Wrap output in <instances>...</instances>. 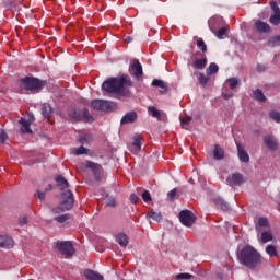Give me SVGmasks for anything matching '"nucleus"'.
Instances as JSON below:
<instances>
[{"instance_id":"f257e3e1","label":"nucleus","mask_w":280,"mask_h":280,"mask_svg":"<svg viewBox=\"0 0 280 280\" xmlns=\"http://www.w3.org/2000/svg\"><path fill=\"white\" fill-rule=\"evenodd\" d=\"M237 259L242 266H245L249 270H255V268L261 266V254L249 245L243 247L237 253Z\"/></svg>"},{"instance_id":"f03ea898","label":"nucleus","mask_w":280,"mask_h":280,"mask_svg":"<svg viewBox=\"0 0 280 280\" xmlns=\"http://www.w3.org/2000/svg\"><path fill=\"white\" fill-rule=\"evenodd\" d=\"M130 86H132V81L128 77L112 78L102 84V89L106 93H118L119 95H128Z\"/></svg>"},{"instance_id":"7ed1b4c3","label":"nucleus","mask_w":280,"mask_h":280,"mask_svg":"<svg viewBox=\"0 0 280 280\" xmlns=\"http://www.w3.org/2000/svg\"><path fill=\"white\" fill-rule=\"evenodd\" d=\"M46 81H40L34 77H25L21 79V88L25 91H31L32 93H38L44 89Z\"/></svg>"},{"instance_id":"20e7f679","label":"nucleus","mask_w":280,"mask_h":280,"mask_svg":"<svg viewBox=\"0 0 280 280\" xmlns=\"http://www.w3.org/2000/svg\"><path fill=\"white\" fill-rule=\"evenodd\" d=\"M73 207V192L70 190L65 191L61 195V207L52 209V213H62V211H69Z\"/></svg>"},{"instance_id":"39448f33","label":"nucleus","mask_w":280,"mask_h":280,"mask_svg":"<svg viewBox=\"0 0 280 280\" xmlns=\"http://www.w3.org/2000/svg\"><path fill=\"white\" fill-rule=\"evenodd\" d=\"M57 248L67 259H69L72 255H75V248L73 247V243L71 241L57 242Z\"/></svg>"},{"instance_id":"423d86ee","label":"nucleus","mask_w":280,"mask_h":280,"mask_svg":"<svg viewBox=\"0 0 280 280\" xmlns=\"http://www.w3.org/2000/svg\"><path fill=\"white\" fill-rule=\"evenodd\" d=\"M179 221L184 226H191L196 222V214L189 210L179 212Z\"/></svg>"},{"instance_id":"0eeeda50","label":"nucleus","mask_w":280,"mask_h":280,"mask_svg":"<svg viewBox=\"0 0 280 280\" xmlns=\"http://www.w3.org/2000/svg\"><path fill=\"white\" fill-rule=\"evenodd\" d=\"M129 72L133 78H137V80H141V77L143 75V67L141 66V62H139V60H133L129 67Z\"/></svg>"},{"instance_id":"6e6552de","label":"nucleus","mask_w":280,"mask_h":280,"mask_svg":"<svg viewBox=\"0 0 280 280\" xmlns=\"http://www.w3.org/2000/svg\"><path fill=\"white\" fill-rule=\"evenodd\" d=\"M85 167H88L93 172L96 180H100V178H102V174L104 172V168H102V165L88 161L85 162Z\"/></svg>"},{"instance_id":"1a4fd4ad","label":"nucleus","mask_w":280,"mask_h":280,"mask_svg":"<svg viewBox=\"0 0 280 280\" xmlns=\"http://www.w3.org/2000/svg\"><path fill=\"white\" fill-rule=\"evenodd\" d=\"M270 7L273 11V14L270 16L269 23H271V25H280L279 4L277 2H270Z\"/></svg>"},{"instance_id":"9d476101","label":"nucleus","mask_w":280,"mask_h":280,"mask_svg":"<svg viewBox=\"0 0 280 280\" xmlns=\"http://www.w3.org/2000/svg\"><path fill=\"white\" fill-rule=\"evenodd\" d=\"M264 143L265 145H267V148H269V150H272V151L279 150V141L272 135L265 136Z\"/></svg>"},{"instance_id":"9b49d317","label":"nucleus","mask_w":280,"mask_h":280,"mask_svg":"<svg viewBox=\"0 0 280 280\" xmlns=\"http://www.w3.org/2000/svg\"><path fill=\"white\" fill-rule=\"evenodd\" d=\"M236 148L240 161L242 163H249L250 156L248 155V152H246V149H244V147L240 142H236Z\"/></svg>"},{"instance_id":"f8f14e48","label":"nucleus","mask_w":280,"mask_h":280,"mask_svg":"<svg viewBox=\"0 0 280 280\" xmlns=\"http://www.w3.org/2000/svg\"><path fill=\"white\" fill-rule=\"evenodd\" d=\"M32 121H34V117H32L30 120L25 118H21L19 120V124L21 125V132L23 135H32V129L30 128V126H32Z\"/></svg>"},{"instance_id":"ddd939ff","label":"nucleus","mask_w":280,"mask_h":280,"mask_svg":"<svg viewBox=\"0 0 280 280\" xmlns=\"http://www.w3.org/2000/svg\"><path fill=\"white\" fill-rule=\"evenodd\" d=\"M228 185H242L244 183V176L240 173H234L226 179Z\"/></svg>"},{"instance_id":"4468645a","label":"nucleus","mask_w":280,"mask_h":280,"mask_svg":"<svg viewBox=\"0 0 280 280\" xmlns=\"http://www.w3.org/2000/svg\"><path fill=\"white\" fill-rule=\"evenodd\" d=\"M0 248H14V241L10 236L0 235Z\"/></svg>"},{"instance_id":"2eb2a0df","label":"nucleus","mask_w":280,"mask_h":280,"mask_svg":"<svg viewBox=\"0 0 280 280\" xmlns=\"http://www.w3.org/2000/svg\"><path fill=\"white\" fill-rule=\"evenodd\" d=\"M257 32L260 34H268L270 32V25L264 21H256L255 23Z\"/></svg>"},{"instance_id":"dca6fc26","label":"nucleus","mask_w":280,"mask_h":280,"mask_svg":"<svg viewBox=\"0 0 280 280\" xmlns=\"http://www.w3.org/2000/svg\"><path fill=\"white\" fill-rule=\"evenodd\" d=\"M135 121H137V114L135 112H129L124 115V117L120 120V124H135Z\"/></svg>"},{"instance_id":"f3484780","label":"nucleus","mask_w":280,"mask_h":280,"mask_svg":"<svg viewBox=\"0 0 280 280\" xmlns=\"http://www.w3.org/2000/svg\"><path fill=\"white\" fill-rule=\"evenodd\" d=\"M117 108V105L110 101H102L101 103V110L103 113H110V110H115Z\"/></svg>"},{"instance_id":"a211bd4d","label":"nucleus","mask_w":280,"mask_h":280,"mask_svg":"<svg viewBox=\"0 0 280 280\" xmlns=\"http://www.w3.org/2000/svg\"><path fill=\"white\" fill-rule=\"evenodd\" d=\"M84 277L88 280H104V276L100 275L98 272L91 270V269H86L84 271Z\"/></svg>"},{"instance_id":"6ab92c4d","label":"nucleus","mask_w":280,"mask_h":280,"mask_svg":"<svg viewBox=\"0 0 280 280\" xmlns=\"http://www.w3.org/2000/svg\"><path fill=\"white\" fill-rule=\"evenodd\" d=\"M131 152L137 154L138 152H141V137L135 136L133 142L130 147Z\"/></svg>"},{"instance_id":"aec40b11","label":"nucleus","mask_w":280,"mask_h":280,"mask_svg":"<svg viewBox=\"0 0 280 280\" xmlns=\"http://www.w3.org/2000/svg\"><path fill=\"white\" fill-rule=\"evenodd\" d=\"M268 226H270L268 219L260 217L256 223V231H264V229H268Z\"/></svg>"},{"instance_id":"412c9836","label":"nucleus","mask_w":280,"mask_h":280,"mask_svg":"<svg viewBox=\"0 0 280 280\" xmlns=\"http://www.w3.org/2000/svg\"><path fill=\"white\" fill-rule=\"evenodd\" d=\"M116 242L119 244V246L126 248L128 246V236L124 233H120L116 236Z\"/></svg>"},{"instance_id":"4be33fe9","label":"nucleus","mask_w":280,"mask_h":280,"mask_svg":"<svg viewBox=\"0 0 280 280\" xmlns=\"http://www.w3.org/2000/svg\"><path fill=\"white\" fill-rule=\"evenodd\" d=\"M58 187H60V189H67V187H69V182L67 180V178L62 177V176H57L55 178Z\"/></svg>"},{"instance_id":"5701e85b","label":"nucleus","mask_w":280,"mask_h":280,"mask_svg":"<svg viewBox=\"0 0 280 280\" xmlns=\"http://www.w3.org/2000/svg\"><path fill=\"white\" fill-rule=\"evenodd\" d=\"M152 86H158L162 89L161 93H167V84L163 82V80L155 79L152 81Z\"/></svg>"},{"instance_id":"b1692460","label":"nucleus","mask_w":280,"mask_h":280,"mask_svg":"<svg viewBox=\"0 0 280 280\" xmlns=\"http://www.w3.org/2000/svg\"><path fill=\"white\" fill-rule=\"evenodd\" d=\"M51 113H54V110L51 109V105L50 104H44L43 107H42V115L46 119H49V117H51Z\"/></svg>"},{"instance_id":"393cba45","label":"nucleus","mask_w":280,"mask_h":280,"mask_svg":"<svg viewBox=\"0 0 280 280\" xmlns=\"http://www.w3.org/2000/svg\"><path fill=\"white\" fill-rule=\"evenodd\" d=\"M213 156L217 159V161H221V159H224V150L220 145H214Z\"/></svg>"},{"instance_id":"a878e982","label":"nucleus","mask_w":280,"mask_h":280,"mask_svg":"<svg viewBox=\"0 0 280 280\" xmlns=\"http://www.w3.org/2000/svg\"><path fill=\"white\" fill-rule=\"evenodd\" d=\"M253 97L254 100H257V102H266V95H264V92L259 89L254 90Z\"/></svg>"},{"instance_id":"bb28decb","label":"nucleus","mask_w":280,"mask_h":280,"mask_svg":"<svg viewBox=\"0 0 280 280\" xmlns=\"http://www.w3.org/2000/svg\"><path fill=\"white\" fill-rule=\"evenodd\" d=\"M214 203L219 209H222V211H229V203L224 201L222 198H217L214 200Z\"/></svg>"},{"instance_id":"cd10ccee","label":"nucleus","mask_w":280,"mask_h":280,"mask_svg":"<svg viewBox=\"0 0 280 280\" xmlns=\"http://www.w3.org/2000/svg\"><path fill=\"white\" fill-rule=\"evenodd\" d=\"M275 236H272V232L265 231L261 233V242L262 244H268V242H272Z\"/></svg>"},{"instance_id":"c85d7f7f","label":"nucleus","mask_w":280,"mask_h":280,"mask_svg":"<svg viewBox=\"0 0 280 280\" xmlns=\"http://www.w3.org/2000/svg\"><path fill=\"white\" fill-rule=\"evenodd\" d=\"M147 218H151L155 222H161L163 220V215H161V212L151 211L147 214Z\"/></svg>"},{"instance_id":"c756f323","label":"nucleus","mask_w":280,"mask_h":280,"mask_svg":"<svg viewBox=\"0 0 280 280\" xmlns=\"http://www.w3.org/2000/svg\"><path fill=\"white\" fill-rule=\"evenodd\" d=\"M266 253L269 257H277V246L275 245H267Z\"/></svg>"},{"instance_id":"7c9ffc66","label":"nucleus","mask_w":280,"mask_h":280,"mask_svg":"<svg viewBox=\"0 0 280 280\" xmlns=\"http://www.w3.org/2000/svg\"><path fill=\"white\" fill-rule=\"evenodd\" d=\"M150 115H152V117H155V119H161V112H159V109H156V107L154 106H150L148 108Z\"/></svg>"},{"instance_id":"2f4dec72","label":"nucleus","mask_w":280,"mask_h":280,"mask_svg":"<svg viewBox=\"0 0 280 280\" xmlns=\"http://www.w3.org/2000/svg\"><path fill=\"white\" fill-rule=\"evenodd\" d=\"M195 69H205L207 67V59H198L194 62Z\"/></svg>"},{"instance_id":"473e14b6","label":"nucleus","mask_w":280,"mask_h":280,"mask_svg":"<svg viewBox=\"0 0 280 280\" xmlns=\"http://www.w3.org/2000/svg\"><path fill=\"white\" fill-rule=\"evenodd\" d=\"M219 68L215 63H210L209 68L206 70L207 75H213V73H218Z\"/></svg>"},{"instance_id":"72a5a7b5","label":"nucleus","mask_w":280,"mask_h":280,"mask_svg":"<svg viewBox=\"0 0 280 280\" xmlns=\"http://www.w3.org/2000/svg\"><path fill=\"white\" fill-rule=\"evenodd\" d=\"M269 47H279L280 46V36H275L268 42Z\"/></svg>"},{"instance_id":"f704fd0d","label":"nucleus","mask_w":280,"mask_h":280,"mask_svg":"<svg viewBox=\"0 0 280 280\" xmlns=\"http://www.w3.org/2000/svg\"><path fill=\"white\" fill-rule=\"evenodd\" d=\"M269 117H270V119H273V121H276V124H280V112L271 110V112H269Z\"/></svg>"},{"instance_id":"c9c22d12","label":"nucleus","mask_w":280,"mask_h":280,"mask_svg":"<svg viewBox=\"0 0 280 280\" xmlns=\"http://www.w3.org/2000/svg\"><path fill=\"white\" fill-rule=\"evenodd\" d=\"M226 84L230 86V89H235V86L240 84V80L237 78H230L226 80Z\"/></svg>"},{"instance_id":"e433bc0d","label":"nucleus","mask_w":280,"mask_h":280,"mask_svg":"<svg viewBox=\"0 0 280 280\" xmlns=\"http://www.w3.org/2000/svg\"><path fill=\"white\" fill-rule=\"evenodd\" d=\"M105 205L106 207H117V199L114 197H106Z\"/></svg>"},{"instance_id":"4c0bfd02","label":"nucleus","mask_w":280,"mask_h":280,"mask_svg":"<svg viewBox=\"0 0 280 280\" xmlns=\"http://www.w3.org/2000/svg\"><path fill=\"white\" fill-rule=\"evenodd\" d=\"M190 122H191V117H189V116L180 118L182 128H184L186 130Z\"/></svg>"},{"instance_id":"58836bf2","label":"nucleus","mask_w":280,"mask_h":280,"mask_svg":"<svg viewBox=\"0 0 280 280\" xmlns=\"http://www.w3.org/2000/svg\"><path fill=\"white\" fill-rule=\"evenodd\" d=\"M175 279L177 280H189V279H194V276L190 273H178L175 276Z\"/></svg>"},{"instance_id":"ea45409f","label":"nucleus","mask_w":280,"mask_h":280,"mask_svg":"<svg viewBox=\"0 0 280 280\" xmlns=\"http://www.w3.org/2000/svg\"><path fill=\"white\" fill-rule=\"evenodd\" d=\"M102 101L103 100H95L92 102V108H94V110H102Z\"/></svg>"},{"instance_id":"a19ab883","label":"nucleus","mask_w":280,"mask_h":280,"mask_svg":"<svg viewBox=\"0 0 280 280\" xmlns=\"http://www.w3.org/2000/svg\"><path fill=\"white\" fill-rule=\"evenodd\" d=\"M197 47L201 48V51H207V44H205V40L202 38L197 39Z\"/></svg>"},{"instance_id":"79ce46f5","label":"nucleus","mask_w":280,"mask_h":280,"mask_svg":"<svg viewBox=\"0 0 280 280\" xmlns=\"http://www.w3.org/2000/svg\"><path fill=\"white\" fill-rule=\"evenodd\" d=\"M198 81L202 86H206L207 83L209 82V78H207L203 73H201L199 74Z\"/></svg>"},{"instance_id":"37998d69","label":"nucleus","mask_w":280,"mask_h":280,"mask_svg":"<svg viewBox=\"0 0 280 280\" xmlns=\"http://www.w3.org/2000/svg\"><path fill=\"white\" fill-rule=\"evenodd\" d=\"M69 214H62V215H59V217H56L55 220L56 222H59L60 224L67 222V220H69Z\"/></svg>"},{"instance_id":"c03bdc74","label":"nucleus","mask_w":280,"mask_h":280,"mask_svg":"<svg viewBox=\"0 0 280 280\" xmlns=\"http://www.w3.org/2000/svg\"><path fill=\"white\" fill-rule=\"evenodd\" d=\"M142 200L145 202H150L152 200V195H150V191L144 190L142 194Z\"/></svg>"},{"instance_id":"a18cd8bd","label":"nucleus","mask_w":280,"mask_h":280,"mask_svg":"<svg viewBox=\"0 0 280 280\" xmlns=\"http://www.w3.org/2000/svg\"><path fill=\"white\" fill-rule=\"evenodd\" d=\"M86 152H88L86 148L80 147L79 149H77V150L74 151V154H75L77 156H80L81 154H86Z\"/></svg>"},{"instance_id":"49530a36","label":"nucleus","mask_w":280,"mask_h":280,"mask_svg":"<svg viewBox=\"0 0 280 280\" xmlns=\"http://www.w3.org/2000/svg\"><path fill=\"white\" fill-rule=\"evenodd\" d=\"M215 36H218L219 38H224V36H226V28L223 27V28L219 30L217 32Z\"/></svg>"},{"instance_id":"de8ad7c7","label":"nucleus","mask_w":280,"mask_h":280,"mask_svg":"<svg viewBox=\"0 0 280 280\" xmlns=\"http://www.w3.org/2000/svg\"><path fill=\"white\" fill-rule=\"evenodd\" d=\"M83 117L86 119V121H93V116L89 113V109L83 110Z\"/></svg>"},{"instance_id":"09e8293b","label":"nucleus","mask_w":280,"mask_h":280,"mask_svg":"<svg viewBox=\"0 0 280 280\" xmlns=\"http://www.w3.org/2000/svg\"><path fill=\"white\" fill-rule=\"evenodd\" d=\"M7 140H8V135L5 133V131H1L0 132V143H5Z\"/></svg>"},{"instance_id":"8fccbe9b","label":"nucleus","mask_w":280,"mask_h":280,"mask_svg":"<svg viewBox=\"0 0 280 280\" xmlns=\"http://www.w3.org/2000/svg\"><path fill=\"white\" fill-rule=\"evenodd\" d=\"M167 198H168V200H174V198H176V188H174L173 190L168 191Z\"/></svg>"},{"instance_id":"3c124183","label":"nucleus","mask_w":280,"mask_h":280,"mask_svg":"<svg viewBox=\"0 0 280 280\" xmlns=\"http://www.w3.org/2000/svg\"><path fill=\"white\" fill-rule=\"evenodd\" d=\"M130 200H131L132 205H137V202H139V197L136 194H131Z\"/></svg>"},{"instance_id":"603ef678","label":"nucleus","mask_w":280,"mask_h":280,"mask_svg":"<svg viewBox=\"0 0 280 280\" xmlns=\"http://www.w3.org/2000/svg\"><path fill=\"white\" fill-rule=\"evenodd\" d=\"M19 222H20L21 226L27 224V217H21V218L19 219Z\"/></svg>"},{"instance_id":"864d4df0","label":"nucleus","mask_w":280,"mask_h":280,"mask_svg":"<svg viewBox=\"0 0 280 280\" xmlns=\"http://www.w3.org/2000/svg\"><path fill=\"white\" fill-rule=\"evenodd\" d=\"M222 95H223V98L224 100H231V97H233V92H231V93H222Z\"/></svg>"},{"instance_id":"5fc2aeb1","label":"nucleus","mask_w":280,"mask_h":280,"mask_svg":"<svg viewBox=\"0 0 280 280\" xmlns=\"http://www.w3.org/2000/svg\"><path fill=\"white\" fill-rule=\"evenodd\" d=\"M37 197L39 200H45V192L37 190Z\"/></svg>"},{"instance_id":"6e6d98bb","label":"nucleus","mask_w":280,"mask_h":280,"mask_svg":"<svg viewBox=\"0 0 280 280\" xmlns=\"http://www.w3.org/2000/svg\"><path fill=\"white\" fill-rule=\"evenodd\" d=\"M79 143H82V145H84L86 143V136H81L79 138Z\"/></svg>"},{"instance_id":"4d7b16f0","label":"nucleus","mask_w":280,"mask_h":280,"mask_svg":"<svg viewBox=\"0 0 280 280\" xmlns=\"http://www.w3.org/2000/svg\"><path fill=\"white\" fill-rule=\"evenodd\" d=\"M51 189H52V186L48 185V187L46 188V191H51Z\"/></svg>"},{"instance_id":"13d9d810","label":"nucleus","mask_w":280,"mask_h":280,"mask_svg":"<svg viewBox=\"0 0 280 280\" xmlns=\"http://www.w3.org/2000/svg\"><path fill=\"white\" fill-rule=\"evenodd\" d=\"M130 40H131L130 37H127L126 42H127V43H130Z\"/></svg>"},{"instance_id":"bf43d9fd","label":"nucleus","mask_w":280,"mask_h":280,"mask_svg":"<svg viewBox=\"0 0 280 280\" xmlns=\"http://www.w3.org/2000/svg\"><path fill=\"white\" fill-rule=\"evenodd\" d=\"M258 71H261V66H258Z\"/></svg>"}]
</instances>
